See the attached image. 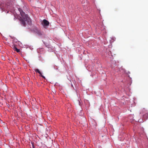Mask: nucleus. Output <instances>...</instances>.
Masks as SVG:
<instances>
[{"instance_id": "obj_1", "label": "nucleus", "mask_w": 148, "mask_h": 148, "mask_svg": "<svg viewBox=\"0 0 148 148\" xmlns=\"http://www.w3.org/2000/svg\"><path fill=\"white\" fill-rule=\"evenodd\" d=\"M19 10L21 16V17H20L19 19L20 21L21 24L24 27L26 26L27 23L30 25H31L32 21L29 17L28 16V15L25 14L21 9H19Z\"/></svg>"}, {"instance_id": "obj_2", "label": "nucleus", "mask_w": 148, "mask_h": 148, "mask_svg": "<svg viewBox=\"0 0 148 148\" xmlns=\"http://www.w3.org/2000/svg\"><path fill=\"white\" fill-rule=\"evenodd\" d=\"M42 24L44 27H45L49 25V22L46 20L44 19L42 23Z\"/></svg>"}, {"instance_id": "obj_3", "label": "nucleus", "mask_w": 148, "mask_h": 148, "mask_svg": "<svg viewBox=\"0 0 148 148\" xmlns=\"http://www.w3.org/2000/svg\"><path fill=\"white\" fill-rule=\"evenodd\" d=\"M35 71L36 72L38 73L41 76L43 77L44 79H45V77L44 76L42 75V73L41 72L39 71L38 69H34Z\"/></svg>"}, {"instance_id": "obj_4", "label": "nucleus", "mask_w": 148, "mask_h": 148, "mask_svg": "<svg viewBox=\"0 0 148 148\" xmlns=\"http://www.w3.org/2000/svg\"><path fill=\"white\" fill-rule=\"evenodd\" d=\"M13 49L14 50L16 51L17 52H20V50L19 49H18L16 47L15 45H12Z\"/></svg>"}, {"instance_id": "obj_5", "label": "nucleus", "mask_w": 148, "mask_h": 148, "mask_svg": "<svg viewBox=\"0 0 148 148\" xmlns=\"http://www.w3.org/2000/svg\"><path fill=\"white\" fill-rule=\"evenodd\" d=\"M86 1V0H82V3H85V2Z\"/></svg>"}]
</instances>
